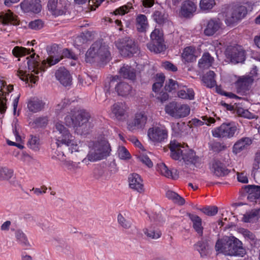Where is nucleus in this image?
Wrapping results in <instances>:
<instances>
[{
  "label": "nucleus",
  "instance_id": "1",
  "mask_svg": "<svg viewBox=\"0 0 260 260\" xmlns=\"http://www.w3.org/2000/svg\"><path fill=\"white\" fill-rule=\"evenodd\" d=\"M35 55L36 54L34 53L30 57L26 58L28 72H30V73L27 74L26 72H24L20 70L18 72V75L24 81L28 82V80H30L31 82L36 83L39 79V76H36V75L41 73L42 76V72L45 70V67L47 63L49 64V66H51L58 63L64 57L71 58L74 60H76L77 58V56L71 50L68 49H64L60 56L50 55L47 58V60H44L40 66V63L37 59V58H39V56L37 55L36 58Z\"/></svg>",
  "mask_w": 260,
  "mask_h": 260
},
{
  "label": "nucleus",
  "instance_id": "2",
  "mask_svg": "<svg viewBox=\"0 0 260 260\" xmlns=\"http://www.w3.org/2000/svg\"><path fill=\"white\" fill-rule=\"evenodd\" d=\"M53 132L56 140V152H61L63 155L62 151H65L67 153H71L73 156L74 152L77 153V155L75 154L76 156L79 157L80 159L83 157V149L85 145L80 141L76 140L69 129L61 123L57 122L55 124Z\"/></svg>",
  "mask_w": 260,
  "mask_h": 260
},
{
  "label": "nucleus",
  "instance_id": "3",
  "mask_svg": "<svg viewBox=\"0 0 260 260\" xmlns=\"http://www.w3.org/2000/svg\"><path fill=\"white\" fill-rule=\"evenodd\" d=\"M90 118L89 113L86 110L74 108L65 117L64 121L67 125L73 126L77 133L82 135L89 131Z\"/></svg>",
  "mask_w": 260,
  "mask_h": 260
},
{
  "label": "nucleus",
  "instance_id": "4",
  "mask_svg": "<svg viewBox=\"0 0 260 260\" xmlns=\"http://www.w3.org/2000/svg\"><path fill=\"white\" fill-rule=\"evenodd\" d=\"M171 156L175 160H178L187 165L193 164L197 165L200 163V158L196 155L193 151L187 147L182 146L177 141H171L169 145Z\"/></svg>",
  "mask_w": 260,
  "mask_h": 260
},
{
  "label": "nucleus",
  "instance_id": "5",
  "mask_svg": "<svg viewBox=\"0 0 260 260\" xmlns=\"http://www.w3.org/2000/svg\"><path fill=\"white\" fill-rule=\"evenodd\" d=\"M221 13L228 25L234 24L244 18L247 13L246 7L237 4H225L222 7Z\"/></svg>",
  "mask_w": 260,
  "mask_h": 260
},
{
  "label": "nucleus",
  "instance_id": "6",
  "mask_svg": "<svg viewBox=\"0 0 260 260\" xmlns=\"http://www.w3.org/2000/svg\"><path fill=\"white\" fill-rule=\"evenodd\" d=\"M110 57V52L108 46L104 43L95 42L87 51L85 60L89 63L93 61H104L109 59Z\"/></svg>",
  "mask_w": 260,
  "mask_h": 260
},
{
  "label": "nucleus",
  "instance_id": "7",
  "mask_svg": "<svg viewBox=\"0 0 260 260\" xmlns=\"http://www.w3.org/2000/svg\"><path fill=\"white\" fill-rule=\"evenodd\" d=\"M111 147L105 137L101 138L94 145L87 155V159L90 161L100 160L108 156L111 151Z\"/></svg>",
  "mask_w": 260,
  "mask_h": 260
},
{
  "label": "nucleus",
  "instance_id": "8",
  "mask_svg": "<svg viewBox=\"0 0 260 260\" xmlns=\"http://www.w3.org/2000/svg\"><path fill=\"white\" fill-rule=\"evenodd\" d=\"M165 110L170 116L178 119L188 116L190 113V109L187 104L173 102L166 105Z\"/></svg>",
  "mask_w": 260,
  "mask_h": 260
},
{
  "label": "nucleus",
  "instance_id": "9",
  "mask_svg": "<svg viewBox=\"0 0 260 260\" xmlns=\"http://www.w3.org/2000/svg\"><path fill=\"white\" fill-rule=\"evenodd\" d=\"M238 133L237 126L234 123H223L219 126L212 131V135L215 138L231 139Z\"/></svg>",
  "mask_w": 260,
  "mask_h": 260
},
{
  "label": "nucleus",
  "instance_id": "10",
  "mask_svg": "<svg viewBox=\"0 0 260 260\" xmlns=\"http://www.w3.org/2000/svg\"><path fill=\"white\" fill-rule=\"evenodd\" d=\"M115 45L121 55L124 57L132 56L138 51V48L135 42L127 37L118 40L115 42Z\"/></svg>",
  "mask_w": 260,
  "mask_h": 260
},
{
  "label": "nucleus",
  "instance_id": "11",
  "mask_svg": "<svg viewBox=\"0 0 260 260\" xmlns=\"http://www.w3.org/2000/svg\"><path fill=\"white\" fill-rule=\"evenodd\" d=\"M151 42L147 46L151 52L156 53H160L165 50L162 34L158 29H155L150 35Z\"/></svg>",
  "mask_w": 260,
  "mask_h": 260
},
{
  "label": "nucleus",
  "instance_id": "12",
  "mask_svg": "<svg viewBox=\"0 0 260 260\" xmlns=\"http://www.w3.org/2000/svg\"><path fill=\"white\" fill-rule=\"evenodd\" d=\"M118 76L112 77L110 80V86H115V89L118 95L126 96L132 93L133 88L131 85L124 81L118 82L120 80Z\"/></svg>",
  "mask_w": 260,
  "mask_h": 260
},
{
  "label": "nucleus",
  "instance_id": "13",
  "mask_svg": "<svg viewBox=\"0 0 260 260\" xmlns=\"http://www.w3.org/2000/svg\"><path fill=\"white\" fill-rule=\"evenodd\" d=\"M226 55L232 63L236 64L245 60V51L240 46L230 47L226 50Z\"/></svg>",
  "mask_w": 260,
  "mask_h": 260
},
{
  "label": "nucleus",
  "instance_id": "14",
  "mask_svg": "<svg viewBox=\"0 0 260 260\" xmlns=\"http://www.w3.org/2000/svg\"><path fill=\"white\" fill-rule=\"evenodd\" d=\"M254 79L250 76H243L239 78L235 83L237 92L240 95H246L249 93Z\"/></svg>",
  "mask_w": 260,
  "mask_h": 260
},
{
  "label": "nucleus",
  "instance_id": "15",
  "mask_svg": "<svg viewBox=\"0 0 260 260\" xmlns=\"http://www.w3.org/2000/svg\"><path fill=\"white\" fill-rule=\"evenodd\" d=\"M128 109L129 108L125 103L117 102L111 106V114L116 120L124 121L128 116Z\"/></svg>",
  "mask_w": 260,
  "mask_h": 260
},
{
  "label": "nucleus",
  "instance_id": "16",
  "mask_svg": "<svg viewBox=\"0 0 260 260\" xmlns=\"http://www.w3.org/2000/svg\"><path fill=\"white\" fill-rule=\"evenodd\" d=\"M147 120V117L145 113H137L135 114L133 120L127 122V128L133 132L143 129L145 127Z\"/></svg>",
  "mask_w": 260,
  "mask_h": 260
},
{
  "label": "nucleus",
  "instance_id": "17",
  "mask_svg": "<svg viewBox=\"0 0 260 260\" xmlns=\"http://www.w3.org/2000/svg\"><path fill=\"white\" fill-rule=\"evenodd\" d=\"M13 90V86L9 85L7 86L6 82L0 79V112L4 113L7 109L6 95Z\"/></svg>",
  "mask_w": 260,
  "mask_h": 260
},
{
  "label": "nucleus",
  "instance_id": "18",
  "mask_svg": "<svg viewBox=\"0 0 260 260\" xmlns=\"http://www.w3.org/2000/svg\"><path fill=\"white\" fill-rule=\"evenodd\" d=\"M148 136L154 143H161L167 138L168 133L166 129L159 127L150 128L148 131Z\"/></svg>",
  "mask_w": 260,
  "mask_h": 260
},
{
  "label": "nucleus",
  "instance_id": "19",
  "mask_svg": "<svg viewBox=\"0 0 260 260\" xmlns=\"http://www.w3.org/2000/svg\"><path fill=\"white\" fill-rule=\"evenodd\" d=\"M20 7L24 13L38 14L42 10L40 0H24L20 4Z\"/></svg>",
  "mask_w": 260,
  "mask_h": 260
},
{
  "label": "nucleus",
  "instance_id": "20",
  "mask_svg": "<svg viewBox=\"0 0 260 260\" xmlns=\"http://www.w3.org/2000/svg\"><path fill=\"white\" fill-rule=\"evenodd\" d=\"M19 24L17 17L10 10L7 12H2L0 13V30H3L2 26L13 25H17Z\"/></svg>",
  "mask_w": 260,
  "mask_h": 260
},
{
  "label": "nucleus",
  "instance_id": "21",
  "mask_svg": "<svg viewBox=\"0 0 260 260\" xmlns=\"http://www.w3.org/2000/svg\"><path fill=\"white\" fill-rule=\"evenodd\" d=\"M129 187L141 193L145 191L143 180L140 176L136 173L130 174L128 177Z\"/></svg>",
  "mask_w": 260,
  "mask_h": 260
},
{
  "label": "nucleus",
  "instance_id": "22",
  "mask_svg": "<svg viewBox=\"0 0 260 260\" xmlns=\"http://www.w3.org/2000/svg\"><path fill=\"white\" fill-rule=\"evenodd\" d=\"M229 241H231L229 245V249L232 250L233 253H230L228 255H239L243 256L246 253L245 249L242 246V243L238 239L234 236L229 237Z\"/></svg>",
  "mask_w": 260,
  "mask_h": 260
},
{
  "label": "nucleus",
  "instance_id": "23",
  "mask_svg": "<svg viewBox=\"0 0 260 260\" xmlns=\"http://www.w3.org/2000/svg\"><path fill=\"white\" fill-rule=\"evenodd\" d=\"M222 23L218 18H212L208 20L204 30L205 36H213L221 27Z\"/></svg>",
  "mask_w": 260,
  "mask_h": 260
},
{
  "label": "nucleus",
  "instance_id": "24",
  "mask_svg": "<svg viewBox=\"0 0 260 260\" xmlns=\"http://www.w3.org/2000/svg\"><path fill=\"white\" fill-rule=\"evenodd\" d=\"M47 6L49 11L53 15L58 16L65 14L66 9L61 2L58 0H49Z\"/></svg>",
  "mask_w": 260,
  "mask_h": 260
},
{
  "label": "nucleus",
  "instance_id": "25",
  "mask_svg": "<svg viewBox=\"0 0 260 260\" xmlns=\"http://www.w3.org/2000/svg\"><path fill=\"white\" fill-rule=\"evenodd\" d=\"M252 139L249 137H243L238 140L233 146V152L237 154L246 150L252 143Z\"/></svg>",
  "mask_w": 260,
  "mask_h": 260
},
{
  "label": "nucleus",
  "instance_id": "26",
  "mask_svg": "<svg viewBox=\"0 0 260 260\" xmlns=\"http://www.w3.org/2000/svg\"><path fill=\"white\" fill-rule=\"evenodd\" d=\"M55 77L64 86L71 85L72 78L70 72L66 69L60 68L55 73Z\"/></svg>",
  "mask_w": 260,
  "mask_h": 260
},
{
  "label": "nucleus",
  "instance_id": "27",
  "mask_svg": "<svg viewBox=\"0 0 260 260\" xmlns=\"http://www.w3.org/2000/svg\"><path fill=\"white\" fill-rule=\"evenodd\" d=\"M229 237H226L223 239H218L215 244V248L218 253H222L225 255H229L230 253H233L232 250L229 249V245L231 241H229Z\"/></svg>",
  "mask_w": 260,
  "mask_h": 260
},
{
  "label": "nucleus",
  "instance_id": "28",
  "mask_svg": "<svg viewBox=\"0 0 260 260\" xmlns=\"http://www.w3.org/2000/svg\"><path fill=\"white\" fill-rule=\"evenodd\" d=\"M211 170L214 174L218 177L224 176L227 175L230 172V171L225 166L218 160L212 161Z\"/></svg>",
  "mask_w": 260,
  "mask_h": 260
},
{
  "label": "nucleus",
  "instance_id": "29",
  "mask_svg": "<svg viewBox=\"0 0 260 260\" xmlns=\"http://www.w3.org/2000/svg\"><path fill=\"white\" fill-rule=\"evenodd\" d=\"M64 153V155H62V153L61 152L56 153V156L54 155L56 158L60 160L62 163V165L66 167L68 170L72 171L75 172L78 169L80 168L79 165L80 162H74L72 160H67L64 159L63 156L65 155V153L66 154H71L70 153H67L65 151H62Z\"/></svg>",
  "mask_w": 260,
  "mask_h": 260
},
{
  "label": "nucleus",
  "instance_id": "30",
  "mask_svg": "<svg viewBox=\"0 0 260 260\" xmlns=\"http://www.w3.org/2000/svg\"><path fill=\"white\" fill-rule=\"evenodd\" d=\"M197 6L190 1H186L181 6L180 14L184 17H189L196 11Z\"/></svg>",
  "mask_w": 260,
  "mask_h": 260
},
{
  "label": "nucleus",
  "instance_id": "31",
  "mask_svg": "<svg viewBox=\"0 0 260 260\" xmlns=\"http://www.w3.org/2000/svg\"><path fill=\"white\" fill-rule=\"evenodd\" d=\"M143 232L147 238L150 240H157L161 235V231L155 226L151 225L143 230Z\"/></svg>",
  "mask_w": 260,
  "mask_h": 260
},
{
  "label": "nucleus",
  "instance_id": "32",
  "mask_svg": "<svg viewBox=\"0 0 260 260\" xmlns=\"http://www.w3.org/2000/svg\"><path fill=\"white\" fill-rule=\"evenodd\" d=\"M243 189L248 193V199L253 201L254 200H260V186L248 185L244 186Z\"/></svg>",
  "mask_w": 260,
  "mask_h": 260
},
{
  "label": "nucleus",
  "instance_id": "33",
  "mask_svg": "<svg viewBox=\"0 0 260 260\" xmlns=\"http://www.w3.org/2000/svg\"><path fill=\"white\" fill-rule=\"evenodd\" d=\"M187 215L192 222V227L200 236H202L203 234V226H202V220L200 217L192 213H188Z\"/></svg>",
  "mask_w": 260,
  "mask_h": 260
},
{
  "label": "nucleus",
  "instance_id": "34",
  "mask_svg": "<svg viewBox=\"0 0 260 260\" xmlns=\"http://www.w3.org/2000/svg\"><path fill=\"white\" fill-rule=\"evenodd\" d=\"M136 27L140 32H145L148 27L147 17L143 14H139L136 18Z\"/></svg>",
  "mask_w": 260,
  "mask_h": 260
},
{
  "label": "nucleus",
  "instance_id": "35",
  "mask_svg": "<svg viewBox=\"0 0 260 260\" xmlns=\"http://www.w3.org/2000/svg\"><path fill=\"white\" fill-rule=\"evenodd\" d=\"M119 73L124 78L131 80L136 79V71L128 65L124 64L119 70Z\"/></svg>",
  "mask_w": 260,
  "mask_h": 260
},
{
  "label": "nucleus",
  "instance_id": "36",
  "mask_svg": "<svg viewBox=\"0 0 260 260\" xmlns=\"http://www.w3.org/2000/svg\"><path fill=\"white\" fill-rule=\"evenodd\" d=\"M45 103L37 98L31 99L27 104V108L29 111L36 113L44 109Z\"/></svg>",
  "mask_w": 260,
  "mask_h": 260
},
{
  "label": "nucleus",
  "instance_id": "37",
  "mask_svg": "<svg viewBox=\"0 0 260 260\" xmlns=\"http://www.w3.org/2000/svg\"><path fill=\"white\" fill-rule=\"evenodd\" d=\"M196 49L192 47H187L185 48L182 54L183 60L187 62H191L196 61L197 56H196Z\"/></svg>",
  "mask_w": 260,
  "mask_h": 260
},
{
  "label": "nucleus",
  "instance_id": "38",
  "mask_svg": "<svg viewBox=\"0 0 260 260\" xmlns=\"http://www.w3.org/2000/svg\"><path fill=\"white\" fill-rule=\"evenodd\" d=\"M252 174L255 181H260V151L255 154L252 166Z\"/></svg>",
  "mask_w": 260,
  "mask_h": 260
},
{
  "label": "nucleus",
  "instance_id": "39",
  "mask_svg": "<svg viewBox=\"0 0 260 260\" xmlns=\"http://www.w3.org/2000/svg\"><path fill=\"white\" fill-rule=\"evenodd\" d=\"M156 170L162 175L167 177L176 179L178 177V174L174 173L171 170H169L168 167L164 163H160L156 166Z\"/></svg>",
  "mask_w": 260,
  "mask_h": 260
},
{
  "label": "nucleus",
  "instance_id": "40",
  "mask_svg": "<svg viewBox=\"0 0 260 260\" xmlns=\"http://www.w3.org/2000/svg\"><path fill=\"white\" fill-rule=\"evenodd\" d=\"M215 76V73L212 71H209L203 76V81L207 87L212 88L216 85Z\"/></svg>",
  "mask_w": 260,
  "mask_h": 260
},
{
  "label": "nucleus",
  "instance_id": "41",
  "mask_svg": "<svg viewBox=\"0 0 260 260\" xmlns=\"http://www.w3.org/2000/svg\"><path fill=\"white\" fill-rule=\"evenodd\" d=\"M166 197L170 200L179 205H183L185 203L184 198L180 196L178 194L172 190H168L166 192Z\"/></svg>",
  "mask_w": 260,
  "mask_h": 260
},
{
  "label": "nucleus",
  "instance_id": "42",
  "mask_svg": "<svg viewBox=\"0 0 260 260\" xmlns=\"http://www.w3.org/2000/svg\"><path fill=\"white\" fill-rule=\"evenodd\" d=\"M213 61V58L209 53H205L199 62L201 68L206 69L211 66Z\"/></svg>",
  "mask_w": 260,
  "mask_h": 260
},
{
  "label": "nucleus",
  "instance_id": "43",
  "mask_svg": "<svg viewBox=\"0 0 260 260\" xmlns=\"http://www.w3.org/2000/svg\"><path fill=\"white\" fill-rule=\"evenodd\" d=\"M259 217V210H253L243 215L242 221L245 222H251L258 219Z\"/></svg>",
  "mask_w": 260,
  "mask_h": 260
},
{
  "label": "nucleus",
  "instance_id": "44",
  "mask_svg": "<svg viewBox=\"0 0 260 260\" xmlns=\"http://www.w3.org/2000/svg\"><path fill=\"white\" fill-rule=\"evenodd\" d=\"M196 248L202 257L207 256L209 252L208 243L205 241H199L196 245Z\"/></svg>",
  "mask_w": 260,
  "mask_h": 260
},
{
  "label": "nucleus",
  "instance_id": "45",
  "mask_svg": "<svg viewBox=\"0 0 260 260\" xmlns=\"http://www.w3.org/2000/svg\"><path fill=\"white\" fill-rule=\"evenodd\" d=\"M14 172L12 169L0 166V181H8L13 176Z\"/></svg>",
  "mask_w": 260,
  "mask_h": 260
},
{
  "label": "nucleus",
  "instance_id": "46",
  "mask_svg": "<svg viewBox=\"0 0 260 260\" xmlns=\"http://www.w3.org/2000/svg\"><path fill=\"white\" fill-rule=\"evenodd\" d=\"M201 118L204 121L198 119L194 118L192 120V124L194 126H198L203 125L204 123L207 125H210V124L213 123L215 122V120L213 118L208 117L207 116H202Z\"/></svg>",
  "mask_w": 260,
  "mask_h": 260
},
{
  "label": "nucleus",
  "instance_id": "47",
  "mask_svg": "<svg viewBox=\"0 0 260 260\" xmlns=\"http://www.w3.org/2000/svg\"><path fill=\"white\" fill-rule=\"evenodd\" d=\"M15 237L17 241L24 246H30L28 239L25 234L21 230H17L15 232Z\"/></svg>",
  "mask_w": 260,
  "mask_h": 260
},
{
  "label": "nucleus",
  "instance_id": "48",
  "mask_svg": "<svg viewBox=\"0 0 260 260\" xmlns=\"http://www.w3.org/2000/svg\"><path fill=\"white\" fill-rule=\"evenodd\" d=\"M178 96L183 99L192 100L194 98V93L191 88H188L186 91L180 90L178 92Z\"/></svg>",
  "mask_w": 260,
  "mask_h": 260
},
{
  "label": "nucleus",
  "instance_id": "49",
  "mask_svg": "<svg viewBox=\"0 0 260 260\" xmlns=\"http://www.w3.org/2000/svg\"><path fill=\"white\" fill-rule=\"evenodd\" d=\"M215 5V0H201L200 8L203 11H208L212 9Z\"/></svg>",
  "mask_w": 260,
  "mask_h": 260
},
{
  "label": "nucleus",
  "instance_id": "50",
  "mask_svg": "<svg viewBox=\"0 0 260 260\" xmlns=\"http://www.w3.org/2000/svg\"><path fill=\"white\" fill-rule=\"evenodd\" d=\"M180 85L177 81L174 80L172 79H170L166 82L165 85V90L169 92H171L174 90L179 89Z\"/></svg>",
  "mask_w": 260,
  "mask_h": 260
},
{
  "label": "nucleus",
  "instance_id": "51",
  "mask_svg": "<svg viewBox=\"0 0 260 260\" xmlns=\"http://www.w3.org/2000/svg\"><path fill=\"white\" fill-rule=\"evenodd\" d=\"M13 54L17 57L25 55L30 53L29 50L26 48L16 46L12 50Z\"/></svg>",
  "mask_w": 260,
  "mask_h": 260
},
{
  "label": "nucleus",
  "instance_id": "52",
  "mask_svg": "<svg viewBox=\"0 0 260 260\" xmlns=\"http://www.w3.org/2000/svg\"><path fill=\"white\" fill-rule=\"evenodd\" d=\"M152 17L153 20L159 24H162L166 21V17L164 14L159 11H155L152 15Z\"/></svg>",
  "mask_w": 260,
  "mask_h": 260
},
{
  "label": "nucleus",
  "instance_id": "53",
  "mask_svg": "<svg viewBox=\"0 0 260 260\" xmlns=\"http://www.w3.org/2000/svg\"><path fill=\"white\" fill-rule=\"evenodd\" d=\"M118 223L124 229H129L132 226L130 220L124 218L122 215L119 214L117 217Z\"/></svg>",
  "mask_w": 260,
  "mask_h": 260
},
{
  "label": "nucleus",
  "instance_id": "54",
  "mask_svg": "<svg viewBox=\"0 0 260 260\" xmlns=\"http://www.w3.org/2000/svg\"><path fill=\"white\" fill-rule=\"evenodd\" d=\"M200 210L205 214L210 216H214L218 212V208L214 206H207Z\"/></svg>",
  "mask_w": 260,
  "mask_h": 260
},
{
  "label": "nucleus",
  "instance_id": "55",
  "mask_svg": "<svg viewBox=\"0 0 260 260\" xmlns=\"http://www.w3.org/2000/svg\"><path fill=\"white\" fill-rule=\"evenodd\" d=\"M28 143L31 149L35 150L38 149L40 142L39 138L37 136H31V138L29 140Z\"/></svg>",
  "mask_w": 260,
  "mask_h": 260
},
{
  "label": "nucleus",
  "instance_id": "56",
  "mask_svg": "<svg viewBox=\"0 0 260 260\" xmlns=\"http://www.w3.org/2000/svg\"><path fill=\"white\" fill-rule=\"evenodd\" d=\"M78 79L79 85L84 87L89 86L92 81L91 77L87 75L84 76L79 75Z\"/></svg>",
  "mask_w": 260,
  "mask_h": 260
},
{
  "label": "nucleus",
  "instance_id": "57",
  "mask_svg": "<svg viewBox=\"0 0 260 260\" xmlns=\"http://www.w3.org/2000/svg\"><path fill=\"white\" fill-rule=\"evenodd\" d=\"M165 81V76L163 75H159L157 79V81L153 84L152 89L154 92H157L162 87Z\"/></svg>",
  "mask_w": 260,
  "mask_h": 260
},
{
  "label": "nucleus",
  "instance_id": "58",
  "mask_svg": "<svg viewBox=\"0 0 260 260\" xmlns=\"http://www.w3.org/2000/svg\"><path fill=\"white\" fill-rule=\"evenodd\" d=\"M44 26V23L41 19H37L29 22L28 27L32 29L38 30Z\"/></svg>",
  "mask_w": 260,
  "mask_h": 260
},
{
  "label": "nucleus",
  "instance_id": "59",
  "mask_svg": "<svg viewBox=\"0 0 260 260\" xmlns=\"http://www.w3.org/2000/svg\"><path fill=\"white\" fill-rule=\"evenodd\" d=\"M118 154L121 159L129 158L131 155L127 150L123 146L119 147L118 149Z\"/></svg>",
  "mask_w": 260,
  "mask_h": 260
},
{
  "label": "nucleus",
  "instance_id": "60",
  "mask_svg": "<svg viewBox=\"0 0 260 260\" xmlns=\"http://www.w3.org/2000/svg\"><path fill=\"white\" fill-rule=\"evenodd\" d=\"M185 127H186V125L184 122H178L172 124V130L178 134L182 133Z\"/></svg>",
  "mask_w": 260,
  "mask_h": 260
},
{
  "label": "nucleus",
  "instance_id": "61",
  "mask_svg": "<svg viewBox=\"0 0 260 260\" xmlns=\"http://www.w3.org/2000/svg\"><path fill=\"white\" fill-rule=\"evenodd\" d=\"M226 148V146L223 143L219 142H214L211 145L212 150L216 152H219L222 150H225Z\"/></svg>",
  "mask_w": 260,
  "mask_h": 260
},
{
  "label": "nucleus",
  "instance_id": "62",
  "mask_svg": "<svg viewBox=\"0 0 260 260\" xmlns=\"http://www.w3.org/2000/svg\"><path fill=\"white\" fill-rule=\"evenodd\" d=\"M138 158L140 161L145 164L148 167L151 168L153 166V162L147 155L140 154Z\"/></svg>",
  "mask_w": 260,
  "mask_h": 260
},
{
  "label": "nucleus",
  "instance_id": "63",
  "mask_svg": "<svg viewBox=\"0 0 260 260\" xmlns=\"http://www.w3.org/2000/svg\"><path fill=\"white\" fill-rule=\"evenodd\" d=\"M34 122L37 127H43L47 125L48 123V119L46 117L37 118Z\"/></svg>",
  "mask_w": 260,
  "mask_h": 260
},
{
  "label": "nucleus",
  "instance_id": "64",
  "mask_svg": "<svg viewBox=\"0 0 260 260\" xmlns=\"http://www.w3.org/2000/svg\"><path fill=\"white\" fill-rule=\"evenodd\" d=\"M239 115L244 118L248 119H252L254 118V115L250 112L248 110H244L243 109L238 110Z\"/></svg>",
  "mask_w": 260,
  "mask_h": 260
}]
</instances>
